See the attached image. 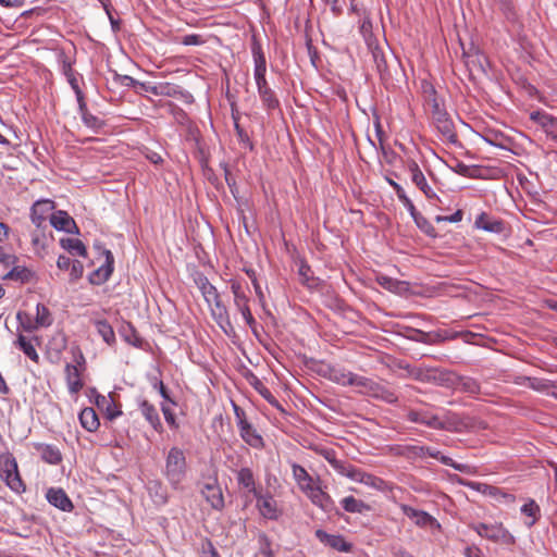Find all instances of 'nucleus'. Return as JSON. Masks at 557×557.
Returning a JSON list of instances; mask_svg holds the SVG:
<instances>
[{
	"label": "nucleus",
	"mask_w": 557,
	"mask_h": 557,
	"mask_svg": "<svg viewBox=\"0 0 557 557\" xmlns=\"http://www.w3.org/2000/svg\"><path fill=\"white\" fill-rule=\"evenodd\" d=\"M292 471L298 488L311 500L313 505L326 512L333 510L334 500L322 488L320 478L314 479L304 467L297 463H293Z\"/></svg>",
	"instance_id": "1"
},
{
	"label": "nucleus",
	"mask_w": 557,
	"mask_h": 557,
	"mask_svg": "<svg viewBox=\"0 0 557 557\" xmlns=\"http://www.w3.org/2000/svg\"><path fill=\"white\" fill-rule=\"evenodd\" d=\"M407 419L413 423H420L434 430H444L448 432H460L465 426L458 414L445 412L440 416L430 410H410Z\"/></svg>",
	"instance_id": "2"
},
{
	"label": "nucleus",
	"mask_w": 557,
	"mask_h": 557,
	"mask_svg": "<svg viewBox=\"0 0 557 557\" xmlns=\"http://www.w3.org/2000/svg\"><path fill=\"white\" fill-rule=\"evenodd\" d=\"M252 57L255 63L253 77L258 88L259 97L267 109L273 110L278 107L280 102L267 82V60L259 45H255L252 47Z\"/></svg>",
	"instance_id": "3"
},
{
	"label": "nucleus",
	"mask_w": 557,
	"mask_h": 557,
	"mask_svg": "<svg viewBox=\"0 0 557 557\" xmlns=\"http://www.w3.org/2000/svg\"><path fill=\"white\" fill-rule=\"evenodd\" d=\"M205 301L208 304L211 312V317L223 330V332L230 335L234 331L230 320V314L226 306L223 304L220 293L216 287L212 284L208 286V289L201 293Z\"/></svg>",
	"instance_id": "4"
},
{
	"label": "nucleus",
	"mask_w": 557,
	"mask_h": 557,
	"mask_svg": "<svg viewBox=\"0 0 557 557\" xmlns=\"http://www.w3.org/2000/svg\"><path fill=\"white\" fill-rule=\"evenodd\" d=\"M187 463L184 451L172 447L165 459L164 475L173 488H178L186 475Z\"/></svg>",
	"instance_id": "5"
},
{
	"label": "nucleus",
	"mask_w": 557,
	"mask_h": 557,
	"mask_svg": "<svg viewBox=\"0 0 557 557\" xmlns=\"http://www.w3.org/2000/svg\"><path fill=\"white\" fill-rule=\"evenodd\" d=\"M230 288L233 294V302L236 309L242 313L246 323L252 329L256 325V320L250 310L249 287L246 283L239 280H230Z\"/></svg>",
	"instance_id": "6"
},
{
	"label": "nucleus",
	"mask_w": 557,
	"mask_h": 557,
	"mask_svg": "<svg viewBox=\"0 0 557 557\" xmlns=\"http://www.w3.org/2000/svg\"><path fill=\"white\" fill-rule=\"evenodd\" d=\"M409 377L424 383H458L460 377L451 371L440 368H413L409 370Z\"/></svg>",
	"instance_id": "7"
},
{
	"label": "nucleus",
	"mask_w": 557,
	"mask_h": 557,
	"mask_svg": "<svg viewBox=\"0 0 557 557\" xmlns=\"http://www.w3.org/2000/svg\"><path fill=\"white\" fill-rule=\"evenodd\" d=\"M0 476L7 486L17 494L24 493L26 485L21 478L15 458L11 455L3 456L0 458Z\"/></svg>",
	"instance_id": "8"
},
{
	"label": "nucleus",
	"mask_w": 557,
	"mask_h": 557,
	"mask_svg": "<svg viewBox=\"0 0 557 557\" xmlns=\"http://www.w3.org/2000/svg\"><path fill=\"white\" fill-rule=\"evenodd\" d=\"M471 528L481 536L494 543L504 545H513L516 543L515 536L503 525V523H476Z\"/></svg>",
	"instance_id": "9"
},
{
	"label": "nucleus",
	"mask_w": 557,
	"mask_h": 557,
	"mask_svg": "<svg viewBox=\"0 0 557 557\" xmlns=\"http://www.w3.org/2000/svg\"><path fill=\"white\" fill-rule=\"evenodd\" d=\"M89 397L91 401L97 406V408L102 413H104L107 419L114 420L115 418L122 414L120 406L117 405L112 393H109V395L106 396L98 393L96 388H90Z\"/></svg>",
	"instance_id": "10"
},
{
	"label": "nucleus",
	"mask_w": 557,
	"mask_h": 557,
	"mask_svg": "<svg viewBox=\"0 0 557 557\" xmlns=\"http://www.w3.org/2000/svg\"><path fill=\"white\" fill-rule=\"evenodd\" d=\"M200 493L212 509L221 511L224 508L225 502L223 492L215 476L209 478L201 485Z\"/></svg>",
	"instance_id": "11"
},
{
	"label": "nucleus",
	"mask_w": 557,
	"mask_h": 557,
	"mask_svg": "<svg viewBox=\"0 0 557 557\" xmlns=\"http://www.w3.org/2000/svg\"><path fill=\"white\" fill-rule=\"evenodd\" d=\"M530 120L541 127L546 136L556 141L557 139V117L544 110H536L530 113Z\"/></svg>",
	"instance_id": "12"
},
{
	"label": "nucleus",
	"mask_w": 557,
	"mask_h": 557,
	"mask_svg": "<svg viewBox=\"0 0 557 557\" xmlns=\"http://www.w3.org/2000/svg\"><path fill=\"white\" fill-rule=\"evenodd\" d=\"M406 166L411 174L412 183L425 195V197L429 199L437 198L435 191L428 184L419 164L413 159H410L407 161Z\"/></svg>",
	"instance_id": "13"
},
{
	"label": "nucleus",
	"mask_w": 557,
	"mask_h": 557,
	"mask_svg": "<svg viewBox=\"0 0 557 557\" xmlns=\"http://www.w3.org/2000/svg\"><path fill=\"white\" fill-rule=\"evenodd\" d=\"M346 476L355 482L362 483L377 491H385L387 488V483L384 480L367 473L355 466H351Z\"/></svg>",
	"instance_id": "14"
},
{
	"label": "nucleus",
	"mask_w": 557,
	"mask_h": 557,
	"mask_svg": "<svg viewBox=\"0 0 557 557\" xmlns=\"http://www.w3.org/2000/svg\"><path fill=\"white\" fill-rule=\"evenodd\" d=\"M315 537L322 544L337 552L349 553L352 549V545L348 543L341 534H329L325 531L319 529L315 531Z\"/></svg>",
	"instance_id": "15"
},
{
	"label": "nucleus",
	"mask_w": 557,
	"mask_h": 557,
	"mask_svg": "<svg viewBox=\"0 0 557 557\" xmlns=\"http://www.w3.org/2000/svg\"><path fill=\"white\" fill-rule=\"evenodd\" d=\"M46 498L50 505L64 511L71 512L74 509V505L64 490L60 487H50L46 493Z\"/></svg>",
	"instance_id": "16"
},
{
	"label": "nucleus",
	"mask_w": 557,
	"mask_h": 557,
	"mask_svg": "<svg viewBox=\"0 0 557 557\" xmlns=\"http://www.w3.org/2000/svg\"><path fill=\"white\" fill-rule=\"evenodd\" d=\"M257 499V508L260 515L270 520H276L280 517V509L276 500L271 495H255Z\"/></svg>",
	"instance_id": "17"
},
{
	"label": "nucleus",
	"mask_w": 557,
	"mask_h": 557,
	"mask_svg": "<svg viewBox=\"0 0 557 557\" xmlns=\"http://www.w3.org/2000/svg\"><path fill=\"white\" fill-rule=\"evenodd\" d=\"M432 120L436 129L441 133L444 139L449 143L457 141L454 123L446 112H437V115L433 116Z\"/></svg>",
	"instance_id": "18"
},
{
	"label": "nucleus",
	"mask_w": 557,
	"mask_h": 557,
	"mask_svg": "<svg viewBox=\"0 0 557 557\" xmlns=\"http://www.w3.org/2000/svg\"><path fill=\"white\" fill-rule=\"evenodd\" d=\"M54 209V202L49 199L36 201L30 209L32 222L39 228Z\"/></svg>",
	"instance_id": "19"
},
{
	"label": "nucleus",
	"mask_w": 557,
	"mask_h": 557,
	"mask_svg": "<svg viewBox=\"0 0 557 557\" xmlns=\"http://www.w3.org/2000/svg\"><path fill=\"white\" fill-rule=\"evenodd\" d=\"M424 455H429L432 458L438 459L443 465L449 466L457 471L467 474H474L476 472L474 467L466 463H458L454 461L450 457L443 456L441 455V451L433 449L431 447L424 446Z\"/></svg>",
	"instance_id": "20"
},
{
	"label": "nucleus",
	"mask_w": 557,
	"mask_h": 557,
	"mask_svg": "<svg viewBox=\"0 0 557 557\" xmlns=\"http://www.w3.org/2000/svg\"><path fill=\"white\" fill-rule=\"evenodd\" d=\"M238 430L240 437L249 446L258 449L264 446L262 436L249 422H240V426H238Z\"/></svg>",
	"instance_id": "21"
},
{
	"label": "nucleus",
	"mask_w": 557,
	"mask_h": 557,
	"mask_svg": "<svg viewBox=\"0 0 557 557\" xmlns=\"http://www.w3.org/2000/svg\"><path fill=\"white\" fill-rule=\"evenodd\" d=\"M52 322H53V318H52V314H51L50 310L48 309V307H46L42 304H38L36 307L35 322L28 323L27 325H25L23 323V327L26 331H33V330H36L39 327L50 326L52 324Z\"/></svg>",
	"instance_id": "22"
},
{
	"label": "nucleus",
	"mask_w": 557,
	"mask_h": 557,
	"mask_svg": "<svg viewBox=\"0 0 557 557\" xmlns=\"http://www.w3.org/2000/svg\"><path fill=\"white\" fill-rule=\"evenodd\" d=\"M77 102L79 114L85 126L94 131L100 129L104 125V122L88 111L85 98L78 97Z\"/></svg>",
	"instance_id": "23"
},
{
	"label": "nucleus",
	"mask_w": 557,
	"mask_h": 557,
	"mask_svg": "<svg viewBox=\"0 0 557 557\" xmlns=\"http://www.w3.org/2000/svg\"><path fill=\"white\" fill-rule=\"evenodd\" d=\"M478 228L493 232V233H502L504 231V223L500 220L492 218L486 212H482L478 215L474 222Z\"/></svg>",
	"instance_id": "24"
},
{
	"label": "nucleus",
	"mask_w": 557,
	"mask_h": 557,
	"mask_svg": "<svg viewBox=\"0 0 557 557\" xmlns=\"http://www.w3.org/2000/svg\"><path fill=\"white\" fill-rule=\"evenodd\" d=\"M78 418L81 425L88 432H96L100 426L98 414L91 407L84 408Z\"/></svg>",
	"instance_id": "25"
},
{
	"label": "nucleus",
	"mask_w": 557,
	"mask_h": 557,
	"mask_svg": "<svg viewBox=\"0 0 557 557\" xmlns=\"http://www.w3.org/2000/svg\"><path fill=\"white\" fill-rule=\"evenodd\" d=\"M237 483L240 487L247 490L248 493H252L253 496L259 492L256 488L255 475L249 468H242L236 474Z\"/></svg>",
	"instance_id": "26"
},
{
	"label": "nucleus",
	"mask_w": 557,
	"mask_h": 557,
	"mask_svg": "<svg viewBox=\"0 0 557 557\" xmlns=\"http://www.w3.org/2000/svg\"><path fill=\"white\" fill-rule=\"evenodd\" d=\"M36 338H29L25 335H18L15 345L21 349L32 361L38 362L39 356L37 354L35 342Z\"/></svg>",
	"instance_id": "27"
},
{
	"label": "nucleus",
	"mask_w": 557,
	"mask_h": 557,
	"mask_svg": "<svg viewBox=\"0 0 557 557\" xmlns=\"http://www.w3.org/2000/svg\"><path fill=\"white\" fill-rule=\"evenodd\" d=\"M467 64H468V66H470L471 71L474 70V71H476L479 73H483V74H486L487 69L490 67V61H488L487 57L480 51L469 54L468 59H467Z\"/></svg>",
	"instance_id": "28"
},
{
	"label": "nucleus",
	"mask_w": 557,
	"mask_h": 557,
	"mask_svg": "<svg viewBox=\"0 0 557 557\" xmlns=\"http://www.w3.org/2000/svg\"><path fill=\"white\" fill-rule=\"evenodd\" d=\"M321 455L329 461L335 471L344 476L347 475L349 469L352 466L346 461L337 459L335 451L332 449H323L321 450Z\"/></svg>",
	"instance_id": "29"
},
{
	"label": "nucleus",
	"mask_w": 557,
	"mask_h": 557,
	"mask_svg": "<svg viewBox=\"0 0 557 557\" xmlns=\"http://www.w3.org/2000/svg\"><path fill=\"white\" fill-rule=\"evenodd\" d=\"M79 360L76 361V364H67L66 366V380L67 383H82L85 380L84 371H85V361L83 356H79Z\"/></svg>",
	"instance_id": "30"
},
{
	"label": "nucleus",
	"mask_w": 557,
	"mask_h": 557,
	"mask_svg": "<svg viewBox=\"0 0 557 557\" xmlns=\"http://www.w3.org/2000/svg\"><path fill=\"white\" fill-rule=\"evenodd\" d=\"M50 222L54 228L65 232H70L71 227L75 225L74 220L65 211L52 213Z\"/></svg>",
	"instance_id": "31"
},
{
	"label": "nucleus",
	"mask_w": 557,
	"mask_h": 557,
	"mask_svg": "<svg viewBox=\"0 0 557 557\" xmlns=\"http://www.w3.org/2000/svg\"><path fill=\"white\" fill-rule=\"evenodd\" d=\"M42 460L50 465H58L62 460L60 450L53 445L40 444L37 446Z\"/></svg>",
	"instance_id": "32"
},
{
	"label": "nucleus",
	"mask_w": 557,
	"mask_h": 557,
	"mask_svg": "<svg viewBox=\"0 0 557 557\" xmlns=\"http://www.w3.org/2000/svg\"><path fill=\"white\" fill-rule=\"evenodd\" d=\"M341 505L345 511L350 513H362L370 510V506L363 500L357 499L354 496H346L341 500Z\"/></svg>",
	"instance_id": "33"
},
{
	"label": "nucleus",
	"mask_w": 557,
	"mask_h": 557,
	"mask_svg": "<svg viewBox=\"0 0 557 557\" xmlns=\"http://www.w3.org/2000/svg\"><path fill=\"white\" fill-rule=\"evenodd\" d=\"M94 325L98 332V334L102 337V339L108 345H113L115 343V333L111 324L103 319H98L94 321Z\"/></svg>",
	"instance_id": "34"
},
{
	"label": "nucleus",
	"mask_w": 557,
	"mask_h": 557,
	"mask_svg": "<svg viewBox=\"0 0 557 557\" xmlns=\"http://www.w3.org/2000/svg\"><path fill=\"white\" fill-rule=\"evenodd\" d=\"M32 277L33 272L29 269L13 264L12 269L3 276V280L27 283Z\"/></svg>",
	"instance_id": "35"
},
{
	"label": "nucleus",
	"mask_w": 557,
	"mask_h": 557,
	"mask_svg": "<svg viewBox=\"0 0 557 557\" xmlns=\"http://www.w3.org/2000/svg\"><path fill=\"white\" fill-rule=\"evenodd\" d=\"M62 248L73 256L86 257L87 250L83 242L78 238H63L60 240Z\"/></svg>",
	"instance_id": "36"
},
{
	"label": "nucleus",
	"mask_w": 557,
	"mask_h": 557,
	"mask_svg": "<svg viewBox=\"0 0 557 557\" xmlns=\"http://www.w3.org/2000/svg\"><path fill=\"white\" fill-rule=\"evenodd\" d=\"M140 411L154 430H159L161 428L158 410L151 404L146 400L143 401L140 404Z\"/></svg>",
	"instance_id": "37"
},
{
	"label": "nucleus",
	"mask_w": 557,
	"mask_h": 557,
	"mask_svg": "<svg viewBox=\"0 0 557 557\" xmlns=\"http://www.w3.org/2000/svg\"><path fill=\"white\" fill-rule=\"evenodd\" d=\"M62 70H63L64 75L66 76L69 84L71 85L72 89L74 90L76 98L78 99V97H84V94L78 86V81L75 75V72L69 61H66V60L63 61Z\"/></svg>",
	"instance_id": "38"
},
{
	"label": "nucleus",
	"mask_w": 557,
	"mask_h": 557,
	"mask_svg": "<svg viewBox=\"0 0 557 557\" xmlns=\"http://www.w3.org/2000/svg\"><path fill=\"white\" fill-rule=\"evenodd\" d=\"M521 512L531 518V520L527 522L528 527L534 525L541 516L540 506L533 499H530L521 507Z\"/></svg>",
	"instance_id": "39"
},
{
	"label": "nucleus",
	"mask_w": 557,
	"mask_h": 557,
	"mask_svg": "<svg viewBox=\"0 0 557 557\" xmlns=\"http://www.w3.org/2000/svg\"><path fill=\"white\" fill-rule=\"evenodd\" d=\"M377 284L383 287L384 289H387L393 293H398L403 289L404 282H400L398 280L392 278L389 276H386L384 274H380L376 276Z\"/></svg>",
	"instance_id": "40"
},
{
	"label": "nucleus",
	"mask_w": 557,
	"mask_h": 557,
	"mask_svg": "<svg viewBox=\"0 0 557 557\" xmlns=\"http://www.w3.org/2000/svg\"><path fill=\"white\" fill-rule=\"evenodd\" d=\"M377 132L379 134H381L380 129H377ZM379 141L383 161L388 165H395L396 162L399 160V156L392 148L384 145L381 135H379Z\"/></svg>",
	"instance_id": "41"
},
{
	"label": "nucleus",
	"mask_w": 557,
	"mask_h": 557,
	"mask_svg": "<svg viewBox=\"0 0 557 557\" xmlns=\"http://www.w3.org/2000/svg\"><path fill=\"white\" fill-rule=\"evenodd\" d=\"M106 259H107V263L104 267L100 268L97 273L98 274H102V277L103 280H108L109 276L112 274L113 272V262H114V259H113V255L110 250H106Z\"/></svg>",
	"instance_id": "42"
},
{
	"label": "nucleus",
	"mask_w": 557,
	"mask_h": 557,
	"mask_svg": "<svg viewBox=\"0 0 557 557\" xmlns=\"http://www.w3.org/2000/svg\"><path fill=\"white\" fill-rule=\"evenodd\" d=\"M69 271H70V281L71 282H76L84 274V265H83V263L81 261L73 260Z\"/></svg>",
	"instance_id": "43"
},
{
	"label": "nucleus",
	"mask_w": 557,
	"mask_h": 557,
	"mask_svg": "<svg viewBox=\"0 0 557 557\" xmlns=\"http://www.w3.org/2000/svg\"><path fill=\"white\" fill-rule=\"evenodd\" d=\"M259 394L265 398L272 406L281 409L280 403L276 398L271 394L267 385H255Z\"/></svg>",
	"instance_id": "44"
},
{
	"label": "nucleus",
	"mask_w": 557,
	"mask_h": 557,
	"mask_svg": "<svg viewBox=\"0 0 557 557\" xmlns=\"http://www.w3.org/2000/svg\"><path fill=\"white\" fill-rule=\"evenodd\" d=\"M201 555L202 557H220V554L213 543L208 539H206L201 544Z\"/></svg>",
	"instance_id": "45"
},
{
	"label": "nucleus",
	"mask_w": 557,
	"mask_h": 557,
	"mask_svg": "<svg viewBox=\"0 0 557 557\" xmlns=\"http://www.w3.org/2000/svg\"><path fill=\"white\" fill-rule=\"evenodd\" d=\"M206 42L203 37L198 34H189L181 39V44L185 46H201Z\"/></svg>",
	"instance_id": "46"
},
{
	"label": "nucleus",
	"mask_w": 557,
	"mask_h": 557,
	"mask_svg": "<svg viewBox=\"0 0 557 557\" xmlns=\"http://www.w3.org/2000/svg\"><path fill=\"white\" fill-rule=\"evenodd\" d=\"M46 236L39 231L32 234V245L36 251L45 249Z\"/></svg>",
	"instance_id": "47"
},
{
	"label": "nucleus",
	"mask_w": 557,
	"mask_h": 557,
	"mask_svg": "<svg viewBox=\"0 0 557 557\" xmlns=\"http://www.w3.org/2000/svg\"><path fill=\"white\" fill-rule=\"evenodd\" d=\"M298 274L301 277V282L304 284L309 285V281L311 278L312 271H311L310 265L307 262H305V261L300 262L299 268H298Z\"/></svg>",
	"instance_id": "48"
},
{
	"label": "nucleus",
	"mask_w": 557,
	"mask_h": 557,
	"mask_svg": "<svg viewBox=\"0 0 557 557\" xmlns=\"http://www.w3.org/2000/svg\"><path fill=\"white\" fill-rule=\"evenodd\" d=\"M314 371H317L319 374H321L322 376L326 377V379H330V380H335L337 381V376H333L331 373L333 372V370L330 368L329 364L324 363V362H320V363H315L314 364Z\"/></svg>",
	"instance_id": "49"
},
{
	"label": "nucleus",
	"mask_w": 557,
	"mask_h": 557,
	"mask_svg": "<svg viewBox=\"0 0 557 557\" xmlns=\"http://www.w3.org/2000/svg\"><path fill=\"white\" fill-rule=\"evenodd\" d=\"M403 205L406 207V209L410 212L411 216L418 222V216L420 215L413 205V202L407 197L406 194L400 195L398 198Z\"/></svg>",
	"instance_id": "50"
},
{
	"label": "nucleus",
	"mask_w": 557,
	"mask_h": 557,
	"mask_svg": "<svg viewBox=\"0 0 557 557\" xmlns=\"http://www.w3.org/2000/svg\"><path fill=\"white\" fill-rule=\"evenodd\" d=\"M161 96H168V97H176L180 95L178 87L175 85H172L170 83H162L161 84Z\"/></svg>",
	"instance_id": "51"
},
{
	"label": "nucleus",
	"mask_w": 557,
	"mask_h": 557,
	"mask_svg": "<svg viewBox=\"0 0 557 557\" xmlns=\"http://www.w3.org/2000/svg\"><path fill=\"white\" fill-rule=\"evenodd\" d=\"M16 257L14 255L5 252L4 248L0 246V263L4 267H11L15 264Z\"/></svg>",
	"instance_id": "52"
},
{
	"label": "nucleus",
	"mask_w": 557,
	"mask_h": 557,
	"mask_svg": "<svg viewBox=\"0 0 557 557\" xmlns=\"http://www.w3.org/2000/svg\"><path fill=\"white\" fill-rule=\"evenodd\" d=\"M535 391L557 398V385H532Z\"/></svg>",
	"instance_id": "53"
},
{
	"label": "nucleus",
	"mask_w": 557,
	"mask_h": 557,
	"mask_svg": "<svg viewBox=\"0 0 557 557\" xmlns=\"http://www.w3.org/2000/svg\"><path fill=\"white\" fill-rule=\"evenodd\" d=\"M232 407L235 413L237 428L240 426V422H248L244 409H242L235 401H232Z\"/></svg>",
	"instance_id": "54"
},
{
	"label": "nucleus",
	"mask_w": 557,
	"mask_h": 557,
	"mask_svg": "<svg viewBox=\"0 0 557 557\" xmlns=\"http://www.w3.org/2000/svg\"><path fill=\"white\" fill-rule=\"evenodd\" d=\"M72 262H73V260L70 257L61 255V256H59V258L57 260V267L61 271H67V270H70Z\"/></svg>",
	"instance_id": "55"
},
{
	"label": "nucleus",
	"mask_w": 557,
	"mask_h": 557,
	"mask_svg": "<svg viewBox=\"0 0 557 557\" xmlns=\"http://www.w3.org/2000/svg\"><path fill=\"white\" fill-rule=\"evenodd\" d=\"M195 283H196L198 289L200 290V293L208 289V286L211 284L209 282V280L207 278V276H205L203 274H197L195 277Z\"/></svg>",
	"instance_id": "56"
},
{
	"label": "nucleus",
	"mask_w": 557,
	"mask_h": 557,
	"mask_svg": "<svg viewBox=\"0 0 557 557\" xmlns=\"http://www.w3.org/2000/svg\"><path fill=\"white\" fill-rule=\"evenodd\" d=\"M428 107H429V108H430V110H431L432 117H433V116H435V115H437V112H445V111L442 109V107H441V104H440L438 100H437L435 97L430 98V99L428 100Z\"/></svg>",
	"instance_id": "57"
},
{
	"label": "nucleus",
	"mask_w": 557,
	"mask_h": 557,
	"mask_svg": "<svg viewBox=\"0 0 557 557\" xmlns=\"http://www.w3.org/2000/svg\"><path fill=\"white\" fill-rule=\"evenodd\" d=\"M153 486L161 491V493H160V492H157V493H156V503H157V504H159V505H164V504H166V502H168V495H166V493L163 491V488H162L161 484L157 482V483H154V485H153Z\"/></svg>",
	"instance_id": "58"
},
{
	"label": "nucleus",
	"mask_w": 557,
	"mask_h": 557,
	"mask_svg": "<svg viewBox=\"0 0 557 557\" xmlns=\"http://www.w3.org/2000/svg\"><path fill=\"white\" fill-rule=\"evenodd\" d=\"M401 511L405 516L416 521L417 517L420 515V510H417L408 505H401Z\"/></svg>",
	"instance_id": "59"
},
{
	"label": "nucleus",
	"mask_w": 557,
	"mask_h": 557,
	"mask_svg": "<svg viewBox=\"0 0 557 557\" xmlns=\"http://www.w3.org/2000/svg\"><path fill=\"white\" fill-rule=\"evenodd\" d=\"M252 286L255 288V292H256V295L258 297L260 305L263 307L265 305V296L262 292V288H261L258 280H253Z\"/></svg>",
	"instance_id": "60"
},
{
	"label": "nucleus",
	"mask_w": 557,
	"mask_h": 557,
	"mask_svg": "<svg viewBox=\"0 0 557 557\" xmlns=\"http://www.w3.org/2000/svg\"><path fill=\"white\" fill-rule=\"evenodd\" d=\"M162 411H163V414H164V418H165V421L170 424V425H175V416L174 413L172 412L171 408L169 406H162Z\"/></svg>",
	"instance_id": "61"
},
{
	"label": "nucleus",
	"mask_w": 557,
	"mask_h": 557,
	"mask_svg": "<svg viewBox=\"0 0 557 557\" xmlns=\"http://www.w3.org/2000/svg\"><path fill=\"white\" fill-rule=\"evenodd\" d=\"M491 490H492L491 494L493 496H502L507 502H513L515 500V496L513 495L505 493V492H503L502 490H499L497 487H492Z\"/></svg>",
	"instance_id": "62"
},
{
	"label": "nucleus",
	"mask_w": 557,
	"mask_h": 557,
	"mask_svg": "<svg viewBox=\"0 0 557 557\" xmlns=\"http://www.w3.org/2000/svg\"><path fill=\"white\" fill-rule=\"evenodd\" d=\"M462 216H463L462 211L461 210H457L450 216L437 218V220L438 221L444 220V221H448V222H451V223H457V222H460L462 220Z\"/></svg>",
	"instance_id": "63"
},
{
	"label": "nucleus",
	"mask_w": 557,
	"mask_h": 557,
	"mask_svg": "<svg viewBox=\"0 0 557 557\" xmlns=\"http://www.w3.org/2000/svg\"><path fill=\"white\" fill-rule=\"evenodd\" d=\"M465 556L466 557H482V552L476 546H468L465 549Z\"/></svg>",
	"instance_id": "64"
}]
</instances>
